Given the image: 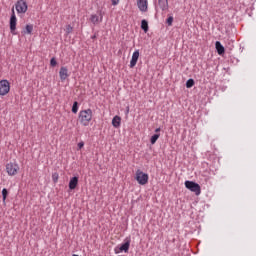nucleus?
Masks as SVG:
<instances>
[{"mask_svg":"<svg viewBox=\"0 0 256 256\" xmlns=\"http://www.w3.org/2000/svg\"><path fill=\"white\" fill-rule=\"evenodd\" d=\"M195 85V80L193 78H190L186 81V88L191 89Z\"/></svg>","mask_w":256,"mask_h":256,"instance_id":"412c9836","label":"nucleus"},{"mask_svg":"<svg viewBox=\"0 0 256 256\" xmlns=\"http://www.w3.org/2000/svg\"><path fill=\"white\" fill-rule=\"evenodd\" d=\"M85 147V142L81 141L78 143V149H83Z\"/></svg>","mask_w":256,"mask_h":256,"instance_id":"bb28decb","label":"nucleus"},{"mask_svg":"<svg viewBox=\"0 0 256 256\" xmlns=\"http://www.w3.org/2000/svg\"><path fill=\"white\" fill-rule=\"evenodd\" d=\"M11 91V85L7 80L0 81V95L5 96Z\"/></svg>","mask_w":256,"mask_h":256,"instance_id":"6e6552de","label":"nucleus"},{"mask_svg":"<svg viewBox=\"0 0 256 256\" xmlns=\"http://www.w3.org/2000/svg\"><path fill=\"white\" fill-rule=\"evenodd\" d=\"M137 7L142 13H147L149 11V1L148 0H137Z\"/></svg>","mask_w":256,"mask_h":256,"instance_id":"1a4fd4ad","label":"nucleus"},{"mask_svg":"<svg viewBox=\"0 0 256 256\" xmlns=\"http://www.w3.org/2000/svg\"><path fill=\"white\" fill-rule=\"evenodd\" d=\"M19 164L17 162H10L6 164V172L10 177H15L19 173Z\"/></svg>","mask_w":256,"mask_h":256,"instance_id":"0eeeda50","label":"nucleus"},{"mask_svg":"<svg viewBox=\"0 0 256 256\" xmlns=\"http://www.w3.org/2000/svg\"><path fill=\"white\" fill-rule=\"evenodd\" d=\"M102 21H103V16L100 17V22H102Z\"/></svg>","mask_w":256,"mask_h":256,"instance_id":"2f4dec72","label":"nucleus"},{"mask_svg":"<svg viewBox=\"0 0 256 256\" xmlns=\"http://www.w3.org/2000/svg\"><path fill=\"white\" fill-rule=\"evenodd\" d=\"M9 196V190H7V188H3L2 189V200L3 203H5V201H7V197Z\"/></svg>","mask_w":256,"mask_h":256,"instance_id":"aec40b11","label":"nucleus"},{"mask_svg":"<svg viewBox=\"0 0 256 256\" xmlns=\"http://www.w3.org/2000/svg\"><path fill=\"white\" fill-rule=\"evenodd\" d=\"M15 9L18 15H25V13H27V10L29 9V5H27L26 0H18L15 3Z\"/></svg>","mask_w":256,"mask_h":256,"instance_id":"20e7f679","label":"nucleus"},{"mask_svg":"<svg viewBox=\"0 0 256 256\" xmlns=\"http://www.w3.org/2000/svg\"><path fill=\"white\" fill-rule=\"evenodd\" d=\"M52 181L57 183L59 181V173L55 172L52 174Z\"/></svg>","mask_w":256,"mask_h":256,"instance_id":"b1692460","label":"nucleus"},{"mask_svg":"<svg viewBox=\"0 0 256 256\" xmlns=\"http://www.w3.org/2000/svg\"><path fill=\"white\" fill-rule=\"evenodd\" d=\"M111 3L115 7L116 5H119V0H111Z\"/></svg>","mask_w":256,"mask_h":256,"instance_id":"cd10ccee","label":"nucleus"},{"mask_svg":"<svg viewBox=\"0 0 256 256\" xmlns=\"http://www.w3.org/2000/svg\"><path fill=\"white\" fill-rule=\"evenodd\" d=\"M50 67H57V58L52 57L50 59Z\"/></svg>","mask_w":256,"mask_h":256,"instance_id":"5701e85b","label":"nucleus"},{"mask_svg":"<svg viewBox=\"0 0 256 256\" xmlns=\"http://www.w3.org/2000/svg\"><path fill=\"white\" fill-rule=\"evenodd\" d=\"M78 185H79V177L74 176L70 179L68 187H69L70 191H73V190L77 189Z\"/></svg>","mask_w":256,"mask_h":256,"instance_id":"f8f14e48","label":"nucleus"},{"mask_svg":"<svg viewBox=\"0 0 256 256\" xmlns=\"http://www.w3.org/2000/svg\"><path fill=\"white\" fill-rule=\"evenodd\" d=\"M12 14L9 20L10 33L17 35V16L15 15V8H12Z\"/></svg>","mask_w":256,"mask_h":256,"instance_id":"423d86ee","label":"nucleus"},{"mask_svg":"<svg viewBox=\"0 0 256 256\" xmlns=\"http://www.w3.org/2000/svg\"><path fill=\"white\" fill-rule=\"evenodd\" d=\"M112 126L115 129H119V127H121V117L120 116L116 115V116L113 117Z\"/></svg>","mask_w":256,"mask_h":256,"instance_id":"2eb2a0df","label":"nucleus"},{"mask_svg":"<svg viewBox=\"0 0 256 256\" xmlns=\"http://www.w3.org/2000/svg\"><path fill=\"white\" fill-rule=\"evenodd\" d=\"M31 33H33V24H27L25 26L24 34L31 35Z\"/></svg>","mask_w":256,"mask_h":256,"instance_id":"f3484780","label":"nucleus"},{"mask_svg":"<svg viewBox=\"0 0 256 256\" xmlns=\"http://www.w3.org/2000/svg\"><path fill=\"white\" fill-rule=\"evenodd\" d=\"M59 77L61 81H65L69 77V69L66 66L60 68Z\"/></svg>","mask_w":256,"mask_h":256,"instance_id":"9b49d317","label":"nucleus"},{"mask_svg":"<svg viewBox=\"0 0 256 256\" xmlns=\"http://www.w3.org/2000/svg\"><path fill=\"white\" fill-rule=\"evenodd\" d=\"M78 119L84 127H87L91 123V119H93V110L91 108L81 110Z\"/></svg>","mask_w":256,"mask_h":256,"instance_id":"f257e3e1","label":"nucleus"},{"mask_svg":"<svg viewBox=\"0 0 256 256\" xmlns=\"http://www.w3.org/2000/svg\"><path fill=\"white\" fill-rule=\"evenodd\" d=\"M159 137H161V134H153L150 138L151 145H155Z\"/></svg>","mask_w":256,"mask_h":256,"instance_id":"a211bd4d","label":"nucleus"},{"mask_svg":"<svg viewBox=\"0 0 256 256\" xmlns=\"http://www.w3.org/2000/svg\"><path fill=\"white\" fill-rule=\"evenodd\" d=\"M90 21L91 23H93V25H97V23H99V15L92 14L90 17Z\"/></svg>","mask_w":256,"mask_h":256,"instance_id":"6ab92c4d","label":"nucleus"},{"mask_svg":"<svg viewBox=\"0 0 256 256\" xmlns=\"http://www.w3.org/2000/svg\"><path fill=\"white\" fill-rule=\"evenodd\" d=\"M173 16H169L167 19H166V23L168 25V27H171L173 25Z\"/></svg>","mask_w":256,"mask_h":256,"instance_id":"393cba45","label":"nucleus"},{"mask_svg":"<svg viewBox=\"0 0 256 256\" xmlns=\"http://www.w3.org/2000/svg\"><path fill=\"white\" fill-rule=\"evenodd\" d=\"M79 111V102L74 101L72 105V113L77 114Z\"/></svg>","mask_w":256,"mask_h":256,"instance_id":"4be33fe9","label":"nucleus"},{"mask_svg":"<svg viewBox=\"0 0 256 256\" xmlns=\"http://www.w3.org/2000/svg\"><path fill=\"white\" fill-rule=\"evenodd\" d=\"M128 113H129V107L126 108V114H128Z\"/></svg>","mask_w":256,"mask_h":256,"instance_id":"7c9ffc66","label":"nucleus"},{"mask_svg":"<svg viewBox=\"0 0 256 256\" xmlns=\"http://www.w3.org/2000/svg\"><path fill=\"white\" fill-rule=\"evenodd\" d=\"M91 39H93V40L97 39V34L92 35Z\"/></svg>","mask_w":256,"mask_h":256,"instance_id":"c756f323","label":"nucleus"},{"mask_svg":"<svg viewBox=\"0 0 256 256\" xmlns=\"http://www.w3.org/2000/svg\"><path fill=\"white\" fill-rule=\"evenodd\" d=\"M184 185L186 189H188L192 193H195V195H201V186L199 185V183L186 180Z\"/></svg>","mask_w":256,"mask_h":256,"instance_id":"7ed1b4c3","label":"nucleus"},{"mask_svg":"<svg viewBox=\"0 0 256 256\" xmlns=\"http://www.w3.org/2000/svg\"><path fill=\"white\" fill-rule=\"evenodd\" d=\"M141 29L144 31V33L149 32V22L146 19L141 20Z\"/></svg>","mask_w":256,"mask_h":256,"instance_id":"dca6fc26","label":"nucleus"},{"mask_svg":"<svg viewBox=\"0 0 256 256\" xmlns=\"http://www.w3.org/2000/svg\"><path fill=\"white\" fill-rule=\"evenodd\" d=\"M131 247V237H126L124 239V242L121 244V246H116L114 248V253L119 254V253H129V248Z\"/></svg>","mask_w":256,"mask_h":256,"instance_id":"f03ea898","label":"nucleus"},{"mask_svg":"<svg viewBox=\"0 0 256 256\" xmlns=\"http://www.w3.org/2000/svg\"><path fill=\"white\" fill-rule=\"evenodd\" d=\"M135 180L139 185H147L149 183V174L144 173L141 170H137Z\"/></svg>","mask_w":256,"mask_h":256,"instance_id":"39448f33","label":"nucleus"},{"mask_svg":"<svg viewBox=\"0 0 256 256\" xmlns=\"http://www.w3.org/2000/svg\"><path fill=\"white\" fill-rule=\"evenodd\" d=\"M139 50H135L132 54V58L130 60V69H133L135 65H137V62L139 61Z\"/></svg>","mask_w":256,"mask_h":256,"instance_id":"9d476101","label":"nucleus"},{"mask_svg":"<svg viewBox=\"0 0 256 256\" xmlns=\"http://www.w3.org/2000/svg\"><path fill=\"white\" fill-rule=\"evenodd\" d=\"M159 133H161V128H156L155 129V134H159Z\"/></svg>","mask_w":256,"mask_h":256,"instance_id":"c85d7f7f","label":"nucleus"},{"mask_svg":"<svg viewBox=\"0 0 256 256\" xmlns=\"http://www.w3.org/2000/svg\"><path fill=\"white\" fill-rule=\"evenodd\" d=\"M215 49L218 55H225V47L223 46V44H221L220 41L215 42Z\"/></svg>","mask_w":256,"mask_h":256,"instance_id":"ddd939ff","label":"nucleus"},{"mask_svg":"<svg viewBox=\"0 0 256 256\" xmlns=\"http://www.w3.org/2000/svg\"><path fill=\"white\" fill-rule=\"evenodd\" d=\"M158 5L162 11L169 10V0H158Z\"/></svg>","mask_w":256,"mask_h":256,"instance_id":"4468645a","label":"nucleus"},{"mask_svg":"<svg viewBox=\"0 0 256 256\" xmlns=\"http://www.w3.org/2000/svg\"><path fill=\"white\" fill-rule=\"evenodd\" d=\"M66 33L67 35L73 33V26H71V24L66 25Z\"/></svg>","mask_w":256,"mask_h":256,"instance_id":"a878e982","label":"nucleus"}]
</instances>
